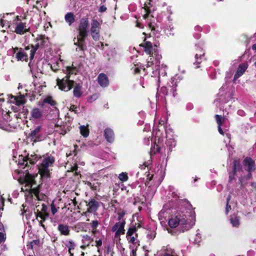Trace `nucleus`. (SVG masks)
Masks as SVG:
<instances>
[{"label":"nucleus","instance_id":"39448f33","mask_svg":"<svg viewBox=\"0 0 256 256\" xmlns=\"http://www.w3.org/2000/svg\"><path fill=\"white\" fill-rule=\"evenodd\" d=\"M88 26V20L86 18H83L80 20L78 28V34L76 38L74 40V44L78 46L80 50H84V39L88 36L87 28Z\"/></svg>","mask_w":256,"mask_h":256},{"label":"nucleus","instance_id":"8fccbe9b","mask_svg":"<svg viewBox=\"0 0 256 256\" xmlns=\"http://www.w3.org/2000/svg\"><path fill=\"white\" fill-rule=\"evenodd\" d=\"M51 210L53 215H54L58 211L57 208L53 203L51 204Z\"/></svg>","mask_w":256,"mask_h":256},{"label":"nucleus","instance_id":"f704fd0d","mask_svg":"<svg viewBox=\"0 0 256 256\" xmlns=\"http://www.w3.org/2000/svg\"><path fill=\"white\" fill-rule=\"evenodd\" d=\"M166 146L170 150H171L176 145V140L174 138H169L167 140L166 142Z\"/></svg>","mask_w":256,"mask_h":256},{"label":"nucleus","instance_id":"49530a36","mask_svg":"<svg viewBox=\"0 0 256 256\" xmlns=\"http://www.w3.org/2000/svg\"><path fill=\"white\" fill-rule=\"evenodd\" d=\"M204 54H202L201 52H200V54H198V52H197L196 54V56H195V58L196 59V62L198 64H200V61L198 60V56H200V60L201 59V57L202 56H203Z\"/></svg>","mask_w":256,"mask_h":256},{"label":"nucleus","instance_id":"c756f323","mask_svg":"<svg viewBox=\"0 0 256 256\" xmlns=\"http://www.w3.org/2000/svg\"><path fill=\"white\" fill-rule=\"evenodd\" d=\"M148 179L149 180V181H151L152 180L154 181L155 183L154 184L156 185V186H158V185H159L162 180V178H158V180L156 175L150 174H148Z\"/></svg>","mask_w":256,"mask_h":256},{"label":"nucleus","instance_id":"a878e982","mask_svg":"<svg viewBox=\"0 0 256 256\" xmlns=\"http://www.w3.org/2000/svg\"><path fill=\"white\" fill-rule=\"evenodd\" d=\"M104 136L106 140L109 142H112L114 140V132L110 128H107L104 130Z\"/></svg>","mask_w":256,"mask_h":256},{"label":"nucleus","instance_id":"bb28decb","mask_svg":"<svg viewBox=\"0 0 256 256\" xmlns=\"http://www.w3.org/2000/svg\"><path fill=\"white\" fill-rule=\"evenodd\" d=\"M31 116L34 119H38L42 116V111L38 108H34L31 112Z\"/></svg>","mask_w":256,"mask_h":256},{"label":"nucleus","instance_id":"4c0bfd02","mask_svg":"<svg viewBox=\"0 0 256 256\" xmlns=\"http://www.w3.org/2000/svg\"><path fill=\"white\" fill-rule=\"evenodd\" d=\"M202 241V236L199 232H197L195 236V238L194 240V242L198 244Z\"/></svg>","mask_w":256,"mask_h":256},{"label":"nucleus","instance_id":"864d4df0","mask_svg":"<svg viewBox=\"0 0 256 256\" xmlns=\"http://www.w3.org/2000/svg\"><path fill=\"white\" fill-rule=\"evenodd\" d=\"M150 141H152V138H150V136L147 138H144V142L146 145H149Z\"/></svg>","mask_w":256,"mask_h":256},{"label":"nucleus","instance_id":"4d7b16f0","mask_svg":"<svg viewBox=\"0 0 256 256\" xmlns=\"http://www.w3.org/2000/svg\"><path fill=\"white\" fill-rule=\"evenodd\" d=\"M76 107L73 105V106H70V110L71 111L74 112L76 113Z\"/></svg>","mask_w":256,"mask_h":256},{"label":"nucleus","instance_id":"2eb2a0df","mask_svg":"<svg viewBox=\"0 0 256 256\" xmlns=\"http://www.w3.org/2000/svg\"><path fill=\"white\" fill-rule=\"evenodd\" d=\"M37 48H34L33 46H28L25 48H24V52L26 54L27 60L28 58L31 60L34 58L36 52Z\"/></svg>","mask_w":256,"mask_h":256},{"label":"nucleus","instance_id":"cd10ccee","mask_svg":"<svg viewBox=\"0 0 256 256\" xmlns=\"http://www.w3.org/2000/svg\"><path fill=\"white\" fill-rule=\"evenodd\" d=\"M82 86L80 84H76L74 87L73 90V94L74 97L76 98H80L82 94Z\"/></svg>","mask_w":256,"mask_h":256},{"label":"nucleus","instance_id":"052dcab7","mask_svg":"<svg viewBox=\"0 0 256 256\" xmlns=\"http://www.w3.org/2000/svg\"><path fill=\"white\" fill-rule=\"evenodd\" d=\"M6 20H1V22H0V24L1 25L4 26V23H6Z\"/></svg>","mask_w":256,"mask_h":256},{"label":"nucleus","instance_id":"69168bd1","mask_svg":"<svg viewBox=\"0 0 256 256\" xmlns=\"http://www.w3.org/2000/svg\"><path fill=\"white\" fill-rule=\"evenodd\" d=\"M252 186H253L254 188H256V184H254V183L252 184Z\"/></svg>","mask_w":256,"mask_h":256},{"label":"nucleus","instance_id":"e2e57ef3","mask_svg":"<svg viewBox=\"0 0 256 256\" xmlns=\"http://www.w3.org/2000/svg\"><path fill=\"white\" fill-rule=\"evenodd\" d=\"M136 26L140 28H142V26H141V24L139 23L138 22H137Z\"/></svg>","mask_w":256,"mask_h":256},{"label":"nucleus","instance_id":"f03ea898","mask_svg":"<svg viewBox=\"0 0 256 256\" xmlns=\"http://www.w3.org/2000/svg\"><path fill=\"white\" fill-rule=\"evenodd\" d=\"M140 46H142L144 52L150 55L147 58L146 68H152L154 76L160 74V69L165 68L166 66L160 64L162 56L158 54L156 46H153L151 42L146 41V40H144V42Z\"/></svg>","mask_w":256,"mask_h":256},{"label":"nucleus","instance_id":"3c124183","mask_svg":"<svg viewBox=\"0 0 256 256\" xmlns=\"http://www.w3.org/2000/svg\"><path fill=\"white\" fill-rule=\"evenodd\" d=\"M136 248H132L129 256H136Z\"/></svg>","mask_w":256,"mask_h":256},{"label":"nucleus","instance_id":"412c9836","mask_svg":"<svg viewBox=\"0 0 256 256\" xmlns=\"http://www.w3.org/2000/svg\"><path fill=\"white\" fill-rule=\"evenodd\" d=\"M216 120L218 125V130L220 134L224 135V132L222 128V126L226 121V118L216 114L215 116Z\"/></svg>","mask_w":256,"mask_h":256},{"label":"nucleus","instance_id":"9d476101","mask_svg":"<svg viewBox=\"0 0 256 256\" xmlns=\"http://www.w3.org/2000/svg\"><path fill=\"white\" fill-rule=\"evenodd\" d=\"M100 23L97 20L95 19L92 20L91 22L90 33L92 38L96 41H98L100 40Z\"/></svg>","mask_w":256,"mask_h":256},{"label":"nucleus","instance_id":"9b49d317","mask_svg":"<svg viewBox=\"0 0 256 256\" xmlns=\"http://www.w3.org/2000/svg\"><path fill=\"white\" fill-rule=\"evenodd\" d=\"M125 224V220H122L116 222L112 228V232L114 233L115 238L119 239L120 236L124 234Z\"/></svg>","mask_w":256,"mask_h":256},{"label":"nucleus","instance_id":"774afa93","mask_svg":"<svg viewBox=\"0 0 256 256\" xmlns=\"http://www.w3.org/2000/svg\"><path fill=\"white\" fill-rule=\"evenodd\" d=\"M180 70L182 72H184V70L180 69Z\"/></svg>","mask_w":256,"mask_h":256},{"label":"nucleus","instance_id":"393cba45","mask_svg":"<svg viewBox=\"0 0 256 256\" xmlns=\"http://www.w3.org/2000/svg\"><path fill=\"white\" fill-rule=\"evenodd\" d=\"M42 130V126H36L32 130L30 134V136L32 139H34V141L38 140V136Z\"/></svg>","mask_w":256,"mask_h":256},{"label":"nucleus","instance_id":"0eeeda50","mask_svg":"<svg viewBox=\"0 0 256 256\" xmlns=\"http://www.w3.org/2000/svg\"><path fill=\"white\" fill-rule=\"evenodd\" d=\"M244 164L248 172V174L247 177H243L241 178L240 179V182L241 184V186L242 187H244L247 184V180L248 179H250L252 174L250 172L253 171L254 170V160L250 158H246L244 161Z\"/></svg>","mask_w":256,"mask_h":256},{"label":"nucleus","instance_id":"bf43d9fd","mask_svg":"<svg viewBox=\"0 0 256 256\" xmlns=\"http://www.w3.org/2000/svg\"><path fill=\"white\" fill-rule=\"evenodd\" d=\"M164 256H176L172 254L168 253V252H166L164 254Z\"/></svg>","mask_w":256,"mask_h":256},{"label":"nucleus","instance_id":"aec40b11","mask_svg":"<svg viewBox=\"0 0 256 256\" xmlns=\"http://www.w3.org/2000/svg\"><path fill=\"white\" fill-rule=\"evenodd\" d=\"M248 66V65L246 64H243L239 65L237 71L234 76V80H236L243 74L246 70L247 69Z\"/></svg>","mask_w":256,"mask_h":256},{"label":"nucleus","instance_id":"7ed1b4c3","mask_svg":"<svg viewBox=\"0 0 256 256\" xmlns=\"http://www.w3.org/2000/svg\"><path fill=\"white\" fill-rule=\"evenodd\" d=\"M168 224L171 228L180 226L184 232L190 228L194 224V222L193 217L190 216V212L177 210L170 216Z\"/></svg>","mask_w":256,"mask_h":256},{"label":"nucleus","instance_id":"a211bd4d","mask_svg":"<svg viewBox=\"0 0 256 256\" xmlns=\"http://www.w3.org/2000/svg\"><path fill=\"white\" fill-rule=\"evenodd\" d=\"M81 236L82 244L80 246V248L84 250L92 244L93 238L88 234L82 235Z\"/></svg>","mask_w":256,"mask_h":256},{"label":"nucleus","instance_id":"58836bf2","mask_svg":"<svg viewBox=\"0 0 256 256\" xmlns=\"http://www.w3.org/2000/svg\"><path fill=\"white\" fill-rule=\"evenodd\" d=\"M44 102L45 103L48 104L51 106H54L56 102L53 100L51 96H48L44 99Z\"/></svg>","mask_w":256,"mask_h":256},{"label":"nucleus","instance_id":"20e7f679","mask_svg":"<svg viewBox=\"0 0 256 256\" xmlns=\"http://www.w3.org/2000/svg\"><path fill=\"white\" fill-rule=\"evenodd\" d=\"M64 72L66 74L65 78L60 79H56V84L58 88L61 90L68 92L72 89L74 84V81L70 80L71 74H76L77 70L76 68L67 66Z\"/></svg>","mask_w":256,"mask_h":256},{"label":"nucleus","instance_id":"680f3d73","mask_svg":"<svg viewBox=\"0 0 256 256\" xmlns=\"http://www.w3.org/2000/svg\"><path fill=\"white\" fill-rule=\"evenodd\" d=\"M195 29H196V30L200 31V30H201V29H202V28H200V26H196L195 27Z\"/></svg>","mask_w":256,"mask_h":256},{"label":"nucleus","instance_id":"603ef678","mask_svg":"<svg viewBox=\"0 0 256 256\" xmlns=\"http://www.w3.org/2000/svg\"><path fill=\"white\" fill-rule=\"evenodd\" d=\"M132 70H133L135 74L138 73L140 71V68L138 66H137L136 65H134V66L132 68Z\"/></svg>","mask_w":256,"mask_h":256},{"label":"nucleus","instance_id":"e433bc0d","mask_svg":"<svg viewBox=\"0 0 256 256\" xmlns=\"http://www.w3.org/2000/svg\"><path fill=\"white\" fill-rule=\"evenodd\" d=\"M128 174L126 172H122L118 176V178L122 182H126L128 180Z\"/></svg>","mask_w":256,"mask_h":256},{"label":"nucleus","instance_id":"c85d7f7f","mask_svg":"<svg viewBox=\"0 0 256 256\" xmlns=\"http://www.w3.org/2000/svg\"><path fill=\"white\" fill-rule=\"evenodd\" d=\"M161 140L160 138L158 140V142H155L154 145L151 148V152L156 154L161 152Z\"/></svg>","mask_w":256,"mask_h":256},{"label":"nucleus","instance_id":"f8f14e48","mask_svg":"<svg viewBox=\"0 0 256 256\" xmlns=\"http://www.w3.org/2000/svg\"><path fill=\"white\" fill-rule=\"evenodd\" d=\"M136 228L135 226L130 227L126 233V238L129 242L134 244L139 245V241L138 240V234H136Z\"/></svg>","mask_w":256,"mask_h":256},{"label":"nucleus","instance_id":"6ab92c4d","mask_svg":"<svg viewBox=\"0 0 256 256\" xmlns=\"http://www.w3.org/2000/svg\"><path fill=\"white\" fill-rule=\"evenodd\" d=\"M65 246L68 250L70 256H73L74 250L76 247V243L72 240L70 239L66 241Z\"/></svg>","mask_w":256,"mask_h":256},{"label":"nucleus","instance_id":"6e6d98bb","mask_svg":"<svg viewBox=\"0 0 256 256\" xmlns=\"http://www.w3.org/2000/svg\"><path fill=\"white\" fill-rule=\"evenodd\" d=\"M156 0H147V2H146L148 3V4L150 6H152L154 4V1Z\"/></svg>","mask_w":256,"mask_h":256},{"label":"nucleus","instance_id":"1a4fd4ad","mask_svg":"<svg viewBox=\"0 0 256 256\" xmlns=\"http://www.w3.org/2000/svg\"><path fill=\"white\" fill-rule=\"evenodd\" d=\"M38 160V156L36 154H31L30 156L20 155L18 159V164L20 165V166L24 168L28 166V162L30 164H34Z\"/></svg>","mask_w":256,"mask_h":256},{"label":"nucleus","instance_id":"dca6fc26","mask_svg":"<svg viewBox=\"0 0 256 256\" xmlns=\"http://www.w3.org/2000/svg\"><path fill=\"white\" fill-rule=\"evenodd\" d=\"M98 82L99 84L103 88L106 87L109 84L108 76L104 74H100L98 77Z\"/></svg>","mask_w":256,"mask_h":256},{"label":"nucleus","instance_id":"c9c22d12","mask_svg":"<svg viewBox=\"0 0 256 256\" xmlns=\"http://www.w3.org/2000/svg\"><path fill=\"white\" fill-rule=\"evenodd\" d=\"M62 64V60L60 58L58 61L51 65V68L54 71L56 72L59 68L60 66V65Z\"/></svg>","mask_w":256,"mask_h":256},{"label":"nucleus","instance_id":"13d9d810","mask_svg":"<svg viewBox=\"0 0 256 256\" xmlns=\"http://www.w3.org/2000/svg\"><path fill=\"white\" fill-rule=\"evenodd\" d=\"M145 11L147 13L144 15L143 17L144 19H146L147 18L148 13L150 12H149L148 11V10L146 8H145Z\"/></svg>","mask_w":256,"mask_h":256},{"label":"nucleus","instance_id":"09e8293b","mask_svg":"<svg viewBox=\"0 0 256 256\" xmlns=\"http://www.w3.org/2000/svg\"><path fill=\"white\" fill-rule=\"evenodd\" d=\"M230 200V196H228L227 198V204L226 208V213L228 214V213L229 209H230V206H228V202Z\"/></svg>","mask_w":256,"mask_h":256},{"label":"nucleus","instance_id":"79ce46f5","mask_svg":"<svg viewBox=\"0 0 256 256\" xmlns=\"http://www.w3.org/2000/svg\"><path fill=\"white\" fill-rule=\"evenodd\" d=\"M126 212L123 210H120L118 212V222L122 221V220H124L123 218Z\"/></svg>","mask_w":256,"mask_h":256},{"label":"nucleus","instance_id":"37998d69","mask_svg":"<svg viewBox=\"0 0 256 256\" xmlns=\"http://www.w3.org/2000/svg\"><path fill=\"white\" fill-rule=\"evenodd\" d=\"M98 94H94L92 96H91L90 97L88 98V101L90 102H92L96 99H98Z\"/></svg>","mask_w":256,"mask_h":256},{"label":"nucleus","instance_id":"a19ab883","mask_svg":"<svg viewBox=\"0 0 256 256\" xmlns=\"http://www.w3.org/2000/svg\"><path fill=\"white\" fill-rule=\"evenodd\" d=\"M92 232L94 238L97 237V234H98V237L103 236L101 232L97 230V228L92 229Z\"/></svg>","mask_w":256,"mask_h":256},{"label":"nucleus","instance_id":"0e129e2a","mask_svg":"<svg viewBox=\"0 0 256 256\" xmlns=\"http://www.w3.org/2000/svg\"><path fill=\"white\" fill-rule=\"evenodd\" d=\"M252 49H253V50H255L256 51V44H254V45L252 46Z\"/></svg>","mask_w":256,"mask_h":256},{"label":"nucleus","instance_id":"473e14b6","mask_svg":"<svg viewBox=\"0 0 256 256\" xmlns=\"http://www.w3.org/2000/svg\"><path fill=\"white\" fill-rule=\"evenodd\" d=\"M178 78H179V76L178 75H176L174 77H173L172 78L171 83L172 84V86H171L170 85V86L168 87V90L169 89V88H170V90H172L173 92L176 91V88L177 85L176 84V82L175 81L177 80Z\"/></svg>","mask_w":256,"mask_h":256},{"label":"nucleus","instance_id":"338daca9","mask_svg":"<svg viewBox=\"0 0 256 256\" xmlns=\"http://www.w3.org/2000/svg\"><path fill=\"white\" fill-rule=\"evenodd\" d=\"M242 112H242V111H238V114H242Z\"/></svg>","mask_w":256,"mask_h":256},{"label":"nucleus","instance_id":"c03bdc74","mask_svg":"<svg viewBox=\"0 0 256 256\" xmlns=\"http://www.w3.org/2000/svg\"><path fill=\"white\" fill-rule=\"evenodd\" d=\"M90 224L92 229L96 228L99 224V222L97 220H92Z\"/></svg>","mask_w":256,"mask_h":256},{"label":"nucleus","instance_id":"5701e85b","mask_svg":"<svg viewBox=\"0 0 256 256\" xmlns=\"http://www.w3.org/2000/svg\"><path fill=\"white\" fill-rule=\"evenodd\" d=\"M64 20L68 26H72L76 20V16L72 12L66 13L64 16Z\"/></svg>","mask_w":256,"mask_h":256},{"label":"nucleus","instance_id":"4be33fe9","mask_svg":"<svg viewBox=\"0 0 256 256\" xmlns=\"http://www.w3.org/2000/svg\"><path fill=\"white\" fill-rule=\"evenodd\" d=\"M88 211L90 212H96L98 206L99 204L98 202L94 199H91L88 204Z\"/></svg>","mask_w":256,"mask_h":256},{"label":"nucleus","instance_id":"2f4dec72","mask_svg":"<svg viewBox=\"0 0 256 256\" xmlns=\"http://www.w3.org/2000/svg\"><path fill=\"white\" fill-rule=\"evenodd\" d=\"M80 134L84 138H86L88 136L90 132L88 126H80Z\"/></svg>","mask_w":256,"mask_h":256},{"label":"nucleus","instance_id":"f3484780","mask_svg":"<svg viewBox=\"0 0 256 256\" xmlns=\"http://www.w3.org/2000/svg\"><path fill=\"white\" fill-rule=\"evenodd\" d=\"M10 101L11 103L14 104L17 106L22 105L25 103L24 97L22 95L18 96L11 95Z\"/></svg>","mask_w":256,"mask_h":256},{"label":"nucleus","instance_id":"72a5a7b5","mask_svg":"<svg viewBox=\"0 0 256 256\" xmlns=\"http://www.w3.org/2000/svg\"><path fill=\"white\" fill-rule=\"evenodd\" d=\"M240 168V164L238 162H237L236 161L234 162V174H230L229 176L230 180H232V179L234 178V176L235 174V173L236 172L237 169L239 168Z\"/></svg>","mask_w":256,"mask_h":256},{"label":"nucleus","instance_id":"423d86ee","mask_svg":"<svg viewBox=\"0 0 256 256\" xmlns=\"http://www.w3.org/2000/svg\"><path fill=\"white\" fill-rule=\"evenodd\" d=\"M54 162V158L52 156H46L43 158L38 167V172L42 178H47L50 176L49 167L52 165Z\"/></svg>","mask_w":256,"mask_h":256},{"label":"nucleus","instance_id":"de8ad7c7","mask_svg":"<svg viewBox=\"0 0 256 256\" xmlns=\"http://www.w3.org/2000/svg\"><path fill=\"white\" fill-rule=\"evenodd\" d=\"M6 239V234L0 232V244L4 242Z\"/></svg>","mask_w":256,"mask_h":256},{"label":"nucleus","instance_id":"4468645a","mask_svg":"<svg viewBox=\"0 0 256 256\" xmlns=\"http://www.w3.org/2000/svg\"><path fill=\"white\" fill-rule=\"evenodd\" d=\"M10 115L7 112H5L4 116V119L5 122H0V128L6 131L10 132L12 130V127L10 126V124H8V122L9 120Z\"/></svg>","mask_w":256,"mask_h":256},{"label":"nucleus","instance_id":"ea45409f","mask_svg":"<svg viewBox=\"0 0 256 256\" xmlns=\"http://www.w3.org/2000/svg\"><path fill=\"white\" fill-rule=\"evenodd\" d=\"M104 238V236H99L98 239L96 238L95 240V242L96 244V246L97 247H99V246H101L102 245V240H103Z\"/></svg>","mask_w":256,"mask_h":256},{"label":"nucleus","instance_id":"b1692460","mask_svg":"<svg viewBox=\"0 0 256 256\" xmlns=\"http://www.w3.org/2000/svg\"><path fill=\"white\" fill-rule=\"evenodd\" d=\"M58 230L60 234L64 236H68L70 234L69 226L66 224H60L58 226Z\"/></svg>","mask_w":256,"mask_h":256},{"label":"nucleus","instance_id":"5fc2aeb1","mask_svg":"<svg viewBox=\"0 0 256 256\" xmlns=\"http://www.w3.org/2000/svg\"><path fill=\"white\" fill-rule=\"evenodd\" d=\"M106 10V7L105 6H100V9H99V11L100 12H105Z\"/></svg>","mask_w":256,"mask_h":256},{"label":"nucleus","instance_id":"6e6552de","mask_svg":"<svg viewBox=\"0 0 256 256\" xmlns=\"http://www.w3.org/2000/svg\"><path fill=\"white\" fill-rule=\"evenodd\" d=\"M26 18V16H17L14 20V23L16 25L14 32L16 34H22L28 32V29L26 28V23L22 22V20Z\"/></svg>","mask_w":256,"mask_h":256},{"label":"nucleus","instance_id":"f257e3e1","mask_svg":"<svg viewBox=\"0 0 256 256\" xmlns=\"http://www.w3.org/2000/svg\"><path fill=\"white\" fill-rule=\"evenodd\" d=\"M34 176L29 172L26 174L25 182L22 187V190L25 192L26 202L32 204V205L36 206V210L34 211L36 214V218H41L42 220L40 222V226L44 228L42 222L48 216L46 212L47 207L44 203L40 206L41 198L39 195V186L32 188L34 184Z\"/></svg>","mask_w":256,"mask_h":256},{"label":"nucleus","instance_id":"7c9ffc66","mask_svg":"<svg viewBox=\"0 0 256 256\" xmlns=\"http://www.w3.org/2000/svg\"><path fill=\"white\" fill-rule=\"evenodd\" d=\"M230 222L234 227L238 228L240 225L239 218L236 215L231 216Z\"/></svg>","mask_w":256,"mask_h":256},{"label":"nucleus","instance_id":"a18cd8bd","mask_svg":"<svg viewBox=\"0 0 256 256\" xmlns=\"http://www.w3.org/2000/svg\"><path fill=\"white\" fill-rule=\"evenodd\" d=\"M156 236V233L154 232H150L147 234L148 238L150 240L154 239Z\"/></svg>","mask_w":256,"mask_h":256},{"label":"nucleus","instance_id":"ddd939ff","mask_svg":"<svg viewBox=\"0 0 256 256\" xmlns=\"http://www.w3.org/2000/svg\"><path fill=\"white\" fill-rule=\"evenodd\" d=\"M12 50L18 60L28 61L26 56V53L24 52V48L16 47L12 48Z\"/></svg>","mask_w":256,"mask_h":256}]
</instances>
